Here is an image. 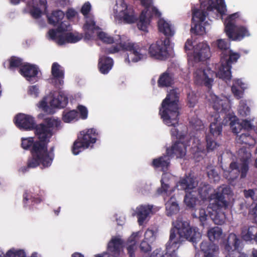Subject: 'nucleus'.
Listing matches in <instances>:
<instances>
[{
  "label": "nucleus",
  "instance_id": "obj_15",
  "mask_svg": "<svg viewBox=\"0 0 257 257\" xmlns=\"http://www.w3.org/2000/svg\"><path fill=\"white\" fill-rule=\"evenodd\" d=\"M224 31L228 38L232 41H240L245 37L250 36L248 28L242 25H236L228 23Z\"/></svg>",
  "mask_w": 257,
  "mask_h": 257
},
{
  "label": "nucleus",
  "instance_id": "obj_14",
  "mask_svg": "<svg viewBox=\"0 0 257 257\" xmlns=\"http://www.w3.org/2000/svg\"><path fill=\"white\" fill-rule=\"evenodd\" d=\"M251 155L249 153L246 158L241 160V163L238 164L237 162H231L229 165L228 171V180L233 181L236 179L239 174L241 178H244L247 175L248 171L249 159Z\"/></svg>",
  "mask_w": 257,
  "mask_h": 257
},
{
  "label": "nucleus",
  "instance_id": "obj_19",
  "mask_svg": "<svg viewBox=\"0 0 257 257\" xmlns=\"http://www.w3.org/2000/svg\"><path fill=\"white\" fill-rule=\"evenodd\" d=\"M39 72L38 67L34 64L24 63L20 68L19 73L30 82L37 81L36 77Z\"/></svg>",
  "mask_w": 257,
  "mask_h": 257
},
{
  "label": "nucleus",
  "instance_id": "obj_60",
  "mask_svg": "<svg viewBox=\"0 0 257 257\" xmlns=\"http://www.w3.org/2000/svg\"><path fill=\"white\" fill-rule=\"evenodd\" d=\"M231 91L233 94L234 97L239 99L243 97L244 90L243 89H239L235 85H232L231 87Z\"/></svg>",
  "mask_w": 257,
  "mask_h": 257
},
{
  "label": "nucleus",
  "instance_id": "obj_25",
  "mask_svg": "<svg viewBox=\"0 0 257 257\" xmlns=\"http://www.w3.org/2000/svg\"><path fill=\"white\" fill-rule=\"evenodd\" d=\"M213 109L218 112H225L228 109V101L225 99H220L215 95H211Z\"/></svg>",
  "mask_w": 257,
  "mask_h": 257
},
{
  "label": "nucleus",
  "instance_id": "obj_12",
  "mask_svg": "<svg viewBox=\"0 0 257 257\" xmlns=\"http://www.w3.org/2000/svg\"><path fill=\"white\" fill-rule=\"evenodd\" d=\"M123 51H128L130 53L127 55L125 61L130 63L137 62L142 59L147 52V49L142 45L138 43L123 41Z\"/></svg>",
  "mask_w": 257,
  "mask_h": 257
},
{
  "label": "nucleus",
  "instance_id": "obj_64",
  "mask_svg": "<svg viewBox=\"0 0 257 257\" xmlns=\"http://www.w3.org/2000/svg\"><path fill=\"white\" fill-rule=\"evenodd\" d=\"M249 215L253 222L257 223V203L249 212Z\"/></svg>",
  "mask_w": 257,
  "mask_h": 257
},
{
  "label": "nucleus",
  "instance_id": "obj_41",
  "mask_svg": "<svg viewBox=\"0 0 257 257\" xmlns=\"http://www.w3.org/2000/svg\"><path fill=\"white\" fill-rule=\"evenodd\" d=\"M236 140L237 143L248 146L253 145L255 143V140L247 132L237 136Z\"/></svg>",
  "mask_w": 257,
  "mask_h": 257
},
{
  "label": "nucleus",
  "instance_id": "obj_32",
  "mask_svg": "<svg viewBox=\"0 0 257 257\" xmlns=\"http://www.w3.org/2000/svg\"><path fill=\"white\" fill-rule=\"evenodd\" d=\"M68 103V97L62 92H59L58 95L54 97L50 104L51 106L55 108H64Z\"/></svg>",
  "mask_w": 257,
  "mask_h": 257
},
{
  "label": "nucleus",
  "instance_id": "obj_54",
  "mask_svg": "<svg viewBox=\"0 0 257 257\" xmlns=\"http://www.w3.org/2000/svg\"><path fill=\"white\" fill-rule=\"evenodd\" d=\"M83 28L85 30L91 32H93L95 30L99 29V27L96 25L94 20L91 19L86 22Z\"/></svg>",
  "mask_w": 257,
  "mask_h": 257
},
{
  "label": "nucleus",
  "instance_id": "obj_7",
  "mask_svg": "<svg viewBox=\"0 0 257 257\" xmlns=\"http://www.w3.org/2000/svg\"><path fill=\"white\" fill-rule=\"evenodd\" d=\"M178 184L180 186V189L184 190L186 192L184 200L186 206L190 208L195 207L198 200L197 197L193 194V192L189 191L195 188L197 185L194 178L186 176L180 180Z\"/></svg>",
  "mask_w": 257,
  "mask_h": 257
},
{
  "label": "nucleus",
  "instance_id": "obj_47",
  "mask_svg": "<svg viewBox=\"0 0 257 257\" xmlns=\"http://www.w3.org/2000/svg\"><path fill=\"white\" fill-rule=\"evenodd\" d=\"M230 127L232 132L235 134H237L242 130V126L238 119L236 117L231 120L230 122Z\"/></svg>",
  "mask_w": 257,
  "mask_h": 257
},
{
  "label": "nucleus",
  "instance_id": "obj_43",
  "mask_svg": "<svg viewBox=\"0 0 257 257\" xmlns=\"http://www.w3.org/2000/svg\"><path fill=\"white\" fill-rule=\"evenodd\" d=\"M222 230L219 227H214L209 229L207 231V235L209 240L213 242L218 240L222 235Z\"/></svg>",
  "mask_w": 257,
  "mask_h": 257
},
{
  "label": "nucleus",
  "instance_id": "obj_62",
  "mask_svg": "<svg viewBox=\"0 0 257 257\" xmlns=\"http://www.w3.org/2000/svg\"><path fill=\"white\" fill-rule=\"evenodd\" d=\"M30 13L34 19H37L41 17L42 12L40 8H38V7L33 6L32 9L31 10Z\"/></svg>",
  "mask_w": 257,
  "mask_h": 257
},
{
  "label": "nucleus",
  "instance_id": "obj_44",
  "mask_svg": "<svg viewBox=\"0 0 257 257\" xmlns=\"http://www.w3.org/2000/svg\"><path fill=\"white\" fill-rule=\"evenodd\" d=\"M23 202L24 204V207L27 206L28 201L30 200L33 204L40 203L42 201V199L40 197H35L32 196V195L28 192L27 190L26 191L23 195Z\"/></svg>",
  "mask_w": 257,
  "mask_h": 257
},
{
  "label": "nucleus",
  "instance_id": "obj_59",
  "mask_svg": "<svg viewBox=\"0 0 257 257\" xmlns=\"http://www.w3.org/2000/svg\"><path fill=\"white\" fill-rule=\"evenodd\" d=\"M187 100L189 106L193 107L196 102V96L193 92H190L187 94Z\"/></svg>",
  "mask_w": 257,
  "mask_h": 257
},
{
  "label": "nucleus",
  "instance_id": "obj_31",
  "mask_svg": "<svg viewBox=\"0 0 257 257\" xmlns=\"http://www.w3.org/2000/svg\"><path fill=\"white\" fill-rule=\"evenodd\" d=\"M174 74L166 71L163 73L158 80V85L159 87H168L174 83Z\"/></svg>",
  "mask_w": 257,
  "mask_h": 257
},
{
  "label": "nucleus",
  "instance_id": "obj_8",
  "mask_svg": "<svg viewBox=\"0 0 257 257\" xmlns=\"http://www.w3.org/2000/svg\"><path fill=\"white\" fill-rule=\"evenodd\" d=\"M21 147L26 150H29L32 156L28 159L27 167H22L21 170L22 172L25 173L28 171V169L35 168L38 167L37 157H36L39 153L37 150L38 140L34 141V138L28 137L26 138H22Z\"/></svg>",
  "mask_w": 257,
  "mask_h": 257
},
{
  "label": "nucleus",
  "instance_id": "obj_55",
  "mask_svg": "<svg viewBox=\"0 0 257 257\" xmlns=\"http://www.w3.org/2000/svg\"><path fill=\"white\" fill-rule=\"evenodd\" d=\"M161 186L157 189V192L159 194H166L167 195H170L171 192H169L170 185L169 183H165L164 178L161 180Z\"/></svg>",
  "mask_w": 257,
  "mask_h": 257
},
{
  "label": "nucleus",
  "instance_id": "obj_27",
  "mask_svg": "<svg viewBox=\"0 0 257 257\" xmlns=\"http://www.w3.org/2000/svg\"><path fill=\"white\" fill-rule=\"evenodd\" d=\"M113 65V59L109 57L104 55L99 59L98 67L100 73L103 74H107L111 69Z\"/></svg>",
  "mask_w": 257,
  "mask_h": 257
},
{
  "label": "nucleus",
  "instance_id": "obj_37",
  "mask_svg": "<svg viewBox=\"0 0 257 257\" xmlns=\"http://www.w3.org/2000/svg\"><path fill=\"white\" fill-rule=\"evenodd\" d=\"M6 63L7 62L4 63V67L11 70H14L18 67L20 68L24 64L23 59L16 56H12L8 60L7 66H6Z\"/></svg>",
  "mask_w": 257,
  "mask_h": 257
},
{
  "label": "nucleus",
  "instance_id": "obj_40",
  "mask_svg": "<svg viewBox=\"0 0 257 257\" xmlns=\"http://www.w3.org/2000/svg\"><path fill=\"white\" fill-rule=\"evenodd\" d=\"M150 235L152 237H153V232L151 230H148L145 233V238L141 242L140 245V248L141 251L144 253H148L151 251V246L149 242V238L147 237L148 235Z\"/></svg>",
  "mask_w": 257,
  "mask_h": 257
},
{
  "label": "nucleus",
  "instance_id": "obj_50",
  "mask_svg": "<svg viewBox=\"0 0 257 257\" xmlns=\"http://www.w3.org/2000/svg\"><path fill=\"white\" fill-rule=\"evenodd\" d=\"M211 244L207 241H202L200 245V249L204 253V257H215L212 252L210 251Z\"/></svg>",
  "mask_w": 257,
  "mask_h": 257
},
{
  "label": "nucleus",
  "instance_id": "obj_22",
  "mask_svg": "<svg viewBox=\"0 0 257 257\" xmlns=\"http://www.w3.org/2000/svg\"><path fill=\"white\" fill-rule=\"evenodd\" d=\"M210 56V48L206 42L200 43L196 46L194 51L195 58L203 61L209 59Z\"/></svg>",
  "mask_w": 257,
  "mask_h": 257
},
{
  "label": "nucleus",
  "instance_id": "obj_24",
  "mask_svg": "<svg viewBox=\"0 0 257 257\" xmlns=\"http://www.w3.org/2000/svg\"><path fill=\"white\" fill-rule=\"evenodd\" d=\"M241 242V240L234 233H230L224 242L225 251H229L234 249H238Z\"/></svg>",
  "mask_w": 257,
  "mask_h": 257
},
{
  "label": "nucleus",
  "instance_id": "obj_30",
  "mask_svg": "<svg viewBox=\"0 0 257 257\" xmlns=\"http://www.w3.org/2000/svg\"><path fill=\"white\" fill-rule=\"evenodd\" d=\"M158 29L159 31L163 33L166 37L170 39L175 34V31L169 23L164 19H160L158 21Z\"/></svg>",
  "mask_w": 257,
  "mask_h": 257
},
{
  "label": "nucleus",
  "instance_id": "obj_52",
  "mask_svg": "<svg viewBox=\"0 0 257 257\" xmlns=\"http://www.w3.org/2000/svg\"><path fill=\"white\" fill-rule=\"evenodd\" d=\"M4 257H26V254L22 249L18 250L10 249L4 255Z\"/></svg>",
  "mask_w": 257,
  "mask_h": 257
},
{
  "label": "nucleus",
  "instance_id": "obj_28",
  "mask_svg": "<svg viewBox=\"0 0 257 257\" xmlns=\"http://www.w3.org/2000/svg\"><path fill=\"white\" fill-rule=\"evenodd\" d=\"M170 158L171 157L166 154V155L153 159L152 166L155 168H161L162 171H166L170 165Z\"/></svg>",
  "mask_w": 257,
  "mask_h": 257
},
{
  "label": "nucleus",
  "instance_id": "obj_13",
  "mask_svg": "<svg viewBox=\"0 0 257 257\" xmlns=\"http://www.w3.org/2000/svg\"><path fill=\"white\" fill-rule=\"evenodd\" d=\"M215 72L207 67H201L197 68L194 73V82L197 85H204L210 89L212 87L214 81Z\"/></svg>",
  "mask_w": 257,
  "mask_h": 257
},
{
  "label": "nucleus",
  "instance_id": "obj_1",
  "mask_svg": "<svg viewBox=\"0 0 257 257\" xmlns=\"http://www.w3.org/2000/svg\"><path fill=\"white\" fill-rule=\"evenodd\" d=\"M174 228L170 230L169 240L166 244V252L161 249H156L150 257H177L176 251L178 248L177 245L184 238L192 242L194 245L200 241L201 234L196 227H191L188 221L178 217L173 222Z\"/></svg>",
  "mask_w": 257,
  "mask_h": 257
},
{
  "label": "nucleus",
  "instance_id": "obj_6",
  "mask_svg": "<svg viewBox=\"0 0 257 257\" xmlns=\"http://www.w3.org/2000/svg\"><path fill=\"white\" fill-rule=\"evenodd\" d=\"M215 1L216 3L213 0H206L207 4L206 11L205 9L193 10L192 20L197 19L198 22L202 23L205 20L208 15L207 11H212L213 10H216L221 16L225 15L227 10L224 0H215Z\"/></svg>",
  "mask_w": 257,
  "mask_h": 257
},
{
  "label": "nucleus",
  "instance_id": "obj_11",
  "mask_svg": "<svg viewBox=\"0 0 257 257\" xmlns=\"http://www.w3.org/2000/svg\"><path fill=\"white\" fill-rule=\"evenodd\" d=\"M170 45V40L165 38L164 40H160L152 44L148 50L151 57L159 60H165L168 56V48Z\"/></svg>",
  "mask_w": 257,
  "mask_h": 257
},
{
  "label": "nucleus",
  "instance_id": "obj_20",
  "mask_svg": "<svg viewBox=\"0 0 257 257\" xmlns=\"http://www.w3.org/2000/svg\"><path fill=\"white\" fill-rule=\"evenodd\" d=\"M51 74L52 82L55 86L59 88L64 83V70L63 67L57 62L53 63L51 67Z\"/></svg>",
  "mask_w": 257,
  "mask_h": 257
},
{
  "label": "nucleus",
  "instance_id": "obj_26",
  "mask_svg": "<svg viewBox=\"0 0 257 257\" xmlns=\"http://www.w3.org/2000/svg\"><path fill=\"white\" fill-rule=\"evenodd\" d=\"M152 209L153 206L150 205H142L137 207L136 214L140 225H143L146 218L152 212Z\"/></svg>",
  "mask_w": 257,
  "mask_h": 257
},
{
  "label": "nucleus",
  "instance_id": "obj_5",
  "mask_svg": "<svg viewBox=\"0 0 257 257\" xmlns=\"http://www.w3.org/2000/svg\"><path fill=\"white\" fill-rule=\"evenodd\" d=\"M98 135L96 130L93 128L80 132L72 147L73 154L77 155L84 150L92 147L95 143Z\"/></svg>",
  "mask_w": 257,
  "mask_h": 257
},
{
  "label": "nucleus",
  "instance_id": "obj_17",
  "mask_svg": "<svg viewBox=\"0 0 257 257\" xmlns=\"http://www.w3.org/2000/svg\"><path fill=\"white\" fill-rule=\"evenodd\" d=\"M14 122L18 127L24 130H32L34 128L36 124L33 117L23 113L17 115L15 117Z\"/></svg>",
  "mask_w": 257,
  "mask_h": 257
},
{
  "label": "nucleus",
  "instance_id": "obj_18",
  "mask_svg": "<svg viewBox=\"0 0 257 257\" xmlns=\"http://www.w3.org/2000/svg\"><path fill=\"white\" fill-rule=\"evenodd\" d=\"M187 146L185 140H177L170 148H167L166 153L171 158L176 156L182 158L186 155Z\"/></svg>",
  "mask_w": 257,
  "mask_h": 257
},
{
  "label": "nucleus",
  "instance_id": "obj_45",
  "mask_svg": "<svg viewBox=\"0 0 257 257\" xmlns=\"http://www.w3.org/2000/svg\"><path fill=\"white\" fill-rule=\"evenodd\" d=\"M223 210H218L217 211H213L214 212V215L213 218V220L215 224L222 225L225 222L226 215Z\"/></svg>",
  "mask_w": 257,
  "mask_h": 257
},
{
  "label": "nucleus",
  "instance_id": "obj_39",
  "mask_svg": "<svg viewBox=\"0 0 257 257\" xmlns=\"http://www.w3.org/2000/svg\"><path fill=\"white\" fill-rule=\"evenodd\" d=\"M116 45L112 46L109 48H105L102 49V52L105 54H114L120 51H123V41L122 39H120L118 37V39L116 40Z\"/></svg>",
  "mask_w": 257,
  "mask_h": 257
},
{
  "label": "nucleus",
  "instance_id": "obj_3",
  "mask_svg": "<svg viewBox=\"0 0 257 257\" xmlns=\"http://www.w3.org/2000/svg\"><path fill=\"white\" fill-rule=\"evenodd\" d=\"M179 94L176 90L172 89L161 103L159 114L164 123L167 125H174L179 121Z\"/></svg>",
  "mask_w": 257,
  "mask_h": 257
},
{
  "label": "nucleus",
  "instance_id": "obj_63",
  "mask_svg": "<svg viewBox=\"0 0 257 257\" xmlns=\"http://www.w3.org/2000/svg\"><path fill=\"white\" fill-rule=\"evenodd\" d=\"M191 123L194 129L196 131L201 130L204 127L202 121L199 119H195L194 120H192Z\"/></svg>",
  "mask_w": 257,
  "mask_h": 257
},
{
  "label": "nucleus",
  "instance_id": "obj_16",
  "mask_svg": "<svg viewBox=\"0 0 257 257\" xmlns=\"http://www.w3.org/2000/svg\"><path fill=\"white\" fill-rule=\"evenodd\" d=\"M226 189V188H224L221 192L216 191L213 194L211 199L213 202L209 204L213 211L225 210L228 208L229 202L225 199L224 194Z\"/></svg>",
  "mask_w": 257,
  "mask_h": 257
},
{
  "label": "nucleus",
  "instance_id": "obj_21",
  "mask_svg": "<svg viewBox=\"0 0 257 257\" xmlns=\"http://www.w3.org/2000/svg\"><path fill=\"white\" fill-rule=\"evenodd\" d=\"M118 17L120 20L126 24L135 23L138 20V17L133 8L127 6L123 10L119 13Z\"/></svg>",
  "mask_w": 257,
  "mask_h": 257
},
{
  "label": "nucleus",
  "instance_id": "obj_23",
  "mask_svg": "<svg viewBox=\"0 0 257 257\" xmlns=\"http://www.w3.org/2000/svg\"><path fill=\"white\" fill-rule=\"evenodd\" d=\"M257 233V226H244L241 228L240 237L245 242L252 243Z\"/></svg>",
  "mask_w": 257,
  "mask_h": 257
},
{
  "label": "nucleus",
  "instance_id": "obj_29",
  "mask_svg": "<svg viewBox=\"0 0 257 257\" xmlns=\"http://www.w3.org/2000/svg\"><path fill=\"white\" fill-rule=\"evenodd\" d=\"M122 240L118 237H112L107 245L108 251L114 256H118L120 253L122 244Z\"/></svg>",
  "mask_w": 257,
  "mask_h": 257
},
{
  "label": "nucleus",
  "instance_id": "obj_33",
  "mask_svg": "<svg viewBox=\"0 0 257 257\" xmlns=\"http://www.w3.org/2000/svg\"><path fill=\"white\" fill-rule=\"evenodd\" d=\"M166 214L168 216H171L176 214L179 211V206L176 201V198L173 196L166 203Z\"/></svg>",
  "mask_w": 257,
  "mask_h": 257
},
{
  "label": "nucleus",
  "instance_id": "obj_36",
  "mask_svg": "<svg viewBox=\"0 0 257 257\" xmlns=\"http://www.w3.org/2000/svg\"><path fill=\"white\" fill-rule=\"evenodd\" d=\"M212 188L209 185H204L203 186L199 187L198 189V194L200 198L203 201H211L212 196L213 193H211Z\"/></svg>",
  "mask_w": 257,
  "mask_h": 257
},
{
  "label": "nucleus",
  "instance_id": "obj_56",
  "mask_svg": "<svg viewBox=\"0 0 257 257\" xmlns=\"http://www.w3.org/2000/svg\"><path fill=\"white\" fill-rule=\"evenodd\" d=\"M238 250L234 249L231 251H225V257H248L246 253L238 251Z\"/></svg>",
  "mask_w": 257,
  "mask_h": 257
},
{
  "label": "nucleus",
  "instance_id": "obj_38",
  "mask_svg": "<svg viewBox=\"0 0 257 257\" xmlns=\"http://www.w3.org/2000/svg\"><path fill=\"white\" fill-rule=\"evenodd\" d=\"M192 215L193 218L199 219L200 225L204 226L206 224L208 216L205 209L202 208L196 209Z\"/></svg>",
  "mask_w": 257,
  "mask_h": 257
},
{
  "label": "nucleus",
  "instance_id": "obj_4",
  "mask_svg": "<svg viewBox=\"0 0 257 257\" xmlns=\"http://www.w3.org/2000/svg\"><path fill=\"white\" fill-rule=\"evenodd\" d=\"M61 121L54 117L44 118L43 123L35 124V134L38 139L37 145L45 143L51 139L61 127Z\"/></svg>",
  "mask_w": 257,
  "mask_h": 257
},
{
  "label": "nucleus",
  "instance_id": "obj_57",
  "mask_svg": "<svg viewBox=\"0 0 257 257\" xmlns=\"http://www.w3.org/2000/svg\"><path fill=\"white\" fill-rule=\"evenodd\" d=\"M205 27L200 24H195L193 27L191 28V32L197 35H202L205 32Z\"/></svg>",
  "mask_w": 257,
  "mask_h": 257
},
{
  "label": "nucleus",
  "instance_id": "obj_42",
  "mask_svg": "<svg viewBox=\"0 0 257 257\" xmlns=\"http://www.w3.org/2000/svg\"><path fill=\"white\" fill-rule=\"evenodd\" d=\"M97 37L102 42L106 44L116 43V40L118 39V37L120 39H122L120 35H117L116 37H113L102 31L98 33Z\"/></svg>",
  "mask_w": 257,
  "mask_h": 257
},
{
  "label": "nucleus",
  "instance_id": "obj_58",
  "mask_svg": "<svg viewBox=\"0 0 257 257\" xmlns=\"http://www.w3.org/2000/svg\"><path fill=\"white\" fill-rule=\"evenodd\" d=\"M79 113V117L81 119H86L88 117V110L87 108L84 105H78L77 107Z\"/></svg>",
  "mask_w": 257,
  "mask_h": 257
},
{
  "label": "nucleus",
  "instance_id": "obj_48",
  "mask_svg": "<svg viewBox=\"0 0 257 257\" xmlns=\"http://www.w3.org/2000/svg\"><path fill=\"white\" fill-rule=\"evenodd\" d=\"M147 11H142L140 16V21L138 24V28L144 31H146L147 23L146 21Z\"/></svg>",
  "mask_w": 257,
  "mask_h": 257
},
{
  "label": "nucleus",
  "instance_id": "obj_49",
  "mask_svg": "<svg viewBox=\"0 0 257 257\" xmlns=\"http://www.w3.org/2000/svg\"><path fill=\"white\" fill-rule=\"evenodd\" d=\"M68 30V27L66 26L65 27H64L63 26H62V24L60 25L56 30L54 29H51L48 32V34L50 38L55 41L56 40V39L57 38V32H63L65 31H66Z\"/></svg>",
  "mask_w": 257,
  "mask_h": 257
},
{
  "label": "nucleus",
  "instance_id": "obj_34",
  "mask_svg": "<svg viewBox=\"0 0 257 257\" xmlns=\"http://www.w3.org/2000/svg\"><path fill=\"white\" fill-rule=\"evenodd\" d=\"M78 111L77 110L65 109L62 112V119L65 123H70L78 119Z\"/></svg>",
  "mask_w": 257,
  "mask_h": 257
},
{
  "label": "nucleus",
  "instance_id": "obj_9",
  "mask_svg": "<svg viewBox=\"0 0 257 257\" xmlns=\"http://www.w3.org/2000/svg\"><path fill=\"white\" fill-rule=\"evenodd\" d=\"M210 132L206 136V148L208 152L214 150L218 146L215 141V137L221 135L222 123L218 114L216 115L214 121L209 126Z\"/></svg>",
  "mask_w": 257,
  "mask_h": 257
},
{
  "label": "nucleus",
  "instance_id": "obj_51",
  "mask_svg": "<svg viewBox=\"0 0 257 257\" xmlns=\"http://www.w3.org/2000/svg\"><path fill=\"white\" fill-rule=\"evenodd\" d=\"M178 122L177 123L178 124ZM176 124L174 125V127L171 130V134L173 137H175L178 140H185L187 136V131L179 132V131L175 127Z\"/></svg>",
  "mask_w": 257,
  "mask_h": 257
},
{
  "label": "nucleus",
  "instance_id": "obj_46",
  "mask_svg": "<svg viewBox=\"0 0 257 257\" xmlns=\"http://www.w3.org/2000/svg\"><path fill=\"white\" fill-rule=\"evenodd\" d=\"M66 35L67 43H75L81 40L83 37L82 34H79L77 32L74 33L71 32L66 33Z\"/></svg>",
  "mask_w": 257,
  "mask_h": 257
},
{
  "label": "nucleus",
  "instance_id": "obj_2",
  "mask_svg": "<svg viewBox=\"0 0 257 257\" xmlns=\"http://www.w3.org/2000/svg\"><path fill=\"white\" fill-rule=\"evenodd\" d=\"M212 45L221 52V65L216 75L224 80H230L231 65L237 62L240 55L230 49V44L225 39H218L212 43Z\"/></svg>",
  "mask_w": 257,
  "mask_h": 257
},
{
  "label": "nucleus",
  "instance_id": "obj_35",
  "mask_svg": "<svg viewBox=\"0 0 257 257\" xmlns=\"http://www.w3.org/2000/svg\"><path fill=\"white\" fill-rule=\"evenodd\" d=\"M64 15L63 12L61 10L53 11L51 13V15L48 18V22L50 24L54 26H56L59 24L63 25L62 20L64 17Z\"/></svg>",
  "mask_w": 257,
  "mask_h": 257
},
{
  "label": "nucleus",
  "instance_id": "obj_53",
  "mask_svg": "<svg viewBox=\"0 0 257 257\" xmlns=\"http://www.w3.org/2000/svg\"><path fill=\"white\" fill-rule=\"evenodd\" d=\"M238 111L240 116L246 117L249 115L250 108L246 103L242 102L239 104Z\"/></svg>",
  "mask_w": 257,
  "mask_h": 257
},
{
  "label": "nucleus",
  "instance_id": "obj_61",
  "mask_svg": "<svg viewBox=\"0 0 257 257\" xmlns=\"http://www.w3.org/2000/svg\"><path fill=\"white\" fill-rule=\"evenodd\" d=\"M131 244L127 247V253L129 257H135V250L137 248L136 242L135 240H132Z\"/></svg>",
  "mask_w": 257,
  "mask_h": 257
},
{
  "label": "nucleus",
  "instance_id": "obj_10",
  "mask_svg": "<svg viewBox=\"0 0 257 257\" xmlns=\"http://www.w3.org/2000/svg\"><path fill=\"white\" fill-rule=\"evenodd\" d=\"M50 140L43 143L41 144H38L37 147V150L39 151V153L36 155L38 166L42 165L44 168L50 167L54 158V147L50 148L48 150V144Z\"/></svg>",
  "mask_w": 257,
  "mask_h": 257
}]
</instances>
